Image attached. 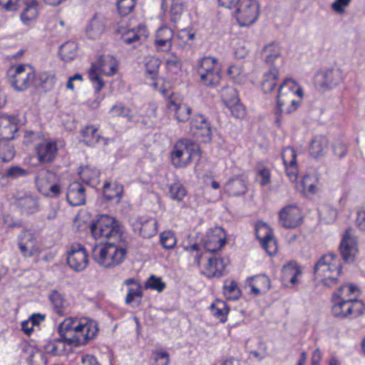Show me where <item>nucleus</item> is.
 Here are the masks:
<instances>
[{
    "instance_id": "22",
    "label": "nucleus",
    "mask_w": 365,
    "mask_h": 365,
    "mask_svg": "<svg viewBox=\"0 0 365 365\" xmlns=\"http://www.w3.org/2000/svg\"><path fill=\"white\" fill-rule=\"evenodd\" d=\"M282 158L287 177L291 181H295L298 173L296 151L292 148L287 147L283 150Z\"/></svg>"
},
{
    "instance_id": "63",
    "label": "nucleus",
    "mask_w": 365,
    "mask_h": 365,
    "mask_svg": "<svg viewBox=\"0 0 365 365\" xmlns=\"http://www.w3.org/2000/svg\"><path fill=\"white\" fill-rule=\"evenodd\" d=\"M155 37L172 41L174 39L173 31L168 26H162L157 31Z\"/></svg>"
},
{
    "instance_id": "59",
    "label": "nucleus",
    "mask_w": 365,
    "mask_h": 365,
    "mask_svg": "<svg viewBox=\"0 0 365 365\" xmlns=\"http://www.w3.org/2000/svg\"><path fill=\"white\" fill-rule=\"evenodd\" d=\"M194 37V33L190 32L187 29H182L177 34L174 38V41L177 42L179 46H182L184 44L188 43Z\"/></svg>"
},
{
    "instance_id": "61",
    "label": "nucleus",
    "mask_w": 365,
    "mask_h": 365,
    "mask_svg": "<svg viewBox=\"0 0 365 365\" xmlns=\"http://www.w3.org/2000/svg\"><path fill=\"white\" fill-rule=\"evenodd\" d=\"M62 192V187L57 181H53L41 194L46 197L56 198Z\"/></svg>"
},
{
    "instance_id": "31",
    "label": "nucleus",
    "mask_w": 365,
    "mask_h": 365,
    "mask_svg": "<svg viewBox=\"0 0 365 365\" xmlns=\"http://www.w3.org/2000/svg\"><path fill=\"white\" fill-rule=\"evenodd\" d=\"M329 140L323 135L315 136L310 142L309 154L314 158L324 156L328 150Z\"/></svg>"
},
{
    "instance_id": "55",
    "label": "nucleus",
    "mask_w": 365,
    "mask_h": 365,
    "mask_svg": "<svg viewBox=\"0 0 365 365\" xmlns=\"http://www.w3.org/2000/svg\"><path fill=\"white\" fill-rule=\"evenodd\" d=\"M28 174V170L19 166H12L6 170L5 174L2 175L1 180H5L7 178L16 179L26 176Z\"/></svg>"
},
{
    "instance_id": "19",
    "label": "nucleus",
    "mask_w": 365,
    "mask_h": 365,
    "mask_svg": "<svg viewBox=\"0 0 365 365\" xmlns=\"http://www.w3.org/2000/svg\"><path fill=\"white\" fill-rule=\"evenodd\" d=\"M35 153L40 164H50L56 158L57 144L55 141L45 140L35 146Z\"/></svg>"
},
{
    "instance_id": "56",
    "label": "nucleus",
    "mask_w": 365,
    "mask_h": 365,
    "mask_svg": "<svg viewBox=\"0 0 365 365\" xmlns=\"http://www.w3.org/2000/svg\"><path fill=\"white\" fill-rule=\"evenodd\" d=\"M165 287V284L162 281V279L155 275H151L145 283V289L157 290L158 292H163Z\"/></svg>"
},
{
    "instance_id": "21",
    "label": "nucleus",
    "mask_w": 365,
    "mask_h": 365,
    "mask_svg": "<svg viewBox=\"0 0 365 365\" xmlns=\"http://www.w3.org/2000/svg\"><path fill=\"white\" fill-rule=\"evenodd\" d=\"M16 204L21 212L26 215H32L39 210L38 197L31 192H18L16 195Z\"/></svg>"
},
{
    "instance_id": "8",
    "label": "nucleus",
    "mask_w": 365,
    "mask_h": 365,
    "mask_svg": "<svg viewBox=\"0 0 365 365\" xmlns=\"http://www.w3.org/2000/svg\"><path fill=\"white\" fill-rule=\"evenodd\" d=\"M0 6L6 11L23 8L20 18L25 25H29L38 15L36 0H0Z\"/></svg>"
},
{
    "instance_id": "54",
    "label": "nucleus",
    "mask_w": 365,
    "mask_h": 365,
    "mask_svg": "<svg viewBox=\"0 0 365 365\" xmlns=\"http://www.w3.org/2000/svg\"><path fill=\"white\" fill-rule=\"evenodd\" d=\"M170 194L173 200L180 202L187 195V191L182 184L175 182L170 185Z\"/></svg>"
},
{
    "instance_id": "7",
    "label": "nucleus",
    "mask_w": 365,
    "mask_h": 365,
    "mask_svg": "<svg viewBox=\"0 0 365 365\" xmlns=\"http://www.w3.org/2000/svg\"><path fill=\"white\" fill-rule=\"evenodd\" d=\"M117 71V63L115 59L110 56H101L96 63H93L88 74L91 81L94 84L96 92H99L104 86L102 78L97 73L100 71L106 76H112Z\"/></svg>"
},
{
    "instance_id": "45",
    "label": "nucleus",
    "mask_w": 365,
    "mask_h": 365,
    "mask_svg": "<svg viewBox=\"0 0 365 365\" xmlns=\"http://www.w3.org/2000/svg\"><path fill=\"white\" fill-rule=\"evenodd\" d=\"M185 9L183 0H171L168 11L170 19L173 24H177L180 19Z\"/></svg>"
},
{
    "instance_id": "30",
    "label": "nucleus",
    "mask_w": 365,
    "mask_h": 365,
    "mask_svg": "<svg viewBox=\"0 0 365 365\" xmlns=\"http://www.w3.org/2000/svg\"><path fill=\"white\" fill-rule=\"evenodd\" d=\"M105 26L104 19L94 15L86 27V34L91 39L98 38L104 32Z\"/></svg>"
},
{
    "instance_id": "48",
    "label": "nucleus",
    "mask_w": 365,
    "mask_h": 365,
    "mask_svg": "<svg viewBox=\"0 0 365 365\" xmlns=\"http://www.w3.org/2000/svg\"><path fill=\"white\" fill-rule=\"evenodd\" d=\"M84 141L88 145H93L99 142L101 135L98 133V128L93 125L86 126L81 131Z\"/></svg>"
},
{
    "instance_id": "6",
    "label": "nucleus",
    "mask_w": 365,
    "mask_h": 365,
    "mask_svg": "<svg viewBox=\"0 0 365 365\" xmlns=\"http://www.w3.org/2000/svg\"><path fill=\"white\" fill-rule=\"evenodd\" d=\"M196 71L200 82L206 86H215L220 81V69L216 58L207 56L200 59Z\"/></svg>"
},
{
    "instance_id": "46",
    "label": "nucleus",
    "mask_w": 365,
    "mask_h": 365,
    "mask_svg": "<svg viewBox=\"0 0 365 365\" xmlns=\"http://www.w3.org/2000/svg\"><path fill=\"white\" fill-rule=\"evenodd\" d=\"M143 290L140 284H136L135 287H130L125 297V304H132L133 307H138L142 302Z\"/></svg>"
},
{
    "instance_id": "60",
    "label": "nucleus",
    "mask_w": 365,
    "mask_h": 365,
    "mask_svg": "<svg viewBox=\"0 0 365 365\" xmlns=\"http://www.w3.org/2000/svg\"><path fill=\"white\" fill-rule=\"evenodd\" d=\"M227 107L230 110L232 115L236 118L242 119L246 115V109L240 102V100L236 103H232Z\"/></svg>"
},
{
    "instance_id": "38",
    "label": "nucleus",
    "mask_w": 365,
    "mask_h": 365,
    "mask_svg": "<svg viewBox=\"0 0 365 365\" xmlns=\"http://www.w3.org/2000/svg\"><path fill=\"white\" fill-rule=\"evenodd\" d=\"M110 113L113 116H122L126 118L128 122L138 123L139 119H136L135 115L132 113L130 108L126 107L122 103H118L113 105L110 109Z\"/></svg>"
},
{
    "instance_id": "51",
    "label": "nucleus",
    "mask_w": 365,
    "mask_h": 365,
    "mask_svg": "<svg viewBox=\"0 0 365 365\" xmlns=\"http://www.w3.org/2000/svg\"><path fill=\"white\" fill-rule=\"evenodd\" d=\"M346 308V311L350 312L349 319L357 318L365 312V304L362 301L356 299L355 297H353L352 300H349V307Z\"/></svg>"
},
{
    "instance_id": "64",
    "label": "nucleus",
    "mask_w": 365,
    "mask_h": 365,
    "mask_svg": "<svg viewBox=\"0 0 365 365\" xmlns=\"http://www.w3.org/2000/svg\"><path fill=\"white\" fill-rule=\"evenodd\" d=\"M185 250L191 252L194 259V264H195L198 267H200V259L202 257V255L200 253L199 245H197V243L192 244L189 247H186Z\"/></svg>"
},
{
    "instance_id": "3",
    "label": "nucleus",
    "mask_w": 365,
    "mask_h": 365,
    "mask_svg": "<svg viewBox=\"0 0 365 365\" xmlns=\"http://www.w3.org/2000/svg\"><path fill=\"white\" fill-rule=\"evenodd\" d=\"M127 252L125 240L113 241L94 246L92 249V258L100 266L110 268L123 263Z\"/></svg>"
},
{
    "instance_id": "23",
    "label": "nucleus",
    "mask_w": 365,
    "mask_h": 365,
    "mask_svg": "<svg viewBox=\"0 0 365 365\" xmlns=\"http://www.w3.org/2000/svg\"><path fill=\"white\" fill-rule=\"evenodd\" d=\"M207 264L201 273L207 278L220 277L225 274L227 263L223 258L209 257Z\"/></svg>"
},
{
    "instance_id": "12",
    "label": "nucleus",
    "mask_w": 365,
    "mask_h": 365,
    "mask_svg": "<svg viewBox=\"0 0 365 365\" xmlns=\"http://www.w3.org/2000/svg\"><path fill=\"white\" fill-rule=\"evenodd\" d=\"M67 264L76 272L84 271L88 265V255L83 245H72L67 252Z\"/></svg>"
},
{
    "instance_id": "5",
    "label": "nucleus",
    "mask_w": 365,
    "mask_h": 365,
    "mask_svg": "<svg viewBox=\"0 0 365 365\" xmlns=\"http://www.w3.org/2000/svg\"><path fill=\"white\" fill-rule=\"evenodd\" d=\"M195 157H200L199 145L188 138L178 140L170 152L171 162L175 168L187 166Z\"/></svg>"
},
{
    "instance_id": "25",
    "label": "nucleus",
    "mask_w": 365,
    "mask_h": 365,
    "mask_svg": "<svg viewBox=\"0 0 365 365\" xmlns=\"http://www.w3.org/2000/svg\"><path fill=\"white\" fill-rule=\"evenodd\" d=\"M167 107L170 110L175 111V118L178 122H186L192 112V109L187 104L178 102L172 93L168 96Z\"/></svg>"
},
{
    "instance_id": "14",
    "label": "nucleus",
    "mask_w": 365,
    "mask_h": 365,
    "mask_svg": "<svg viewBox=\"0 0 365 365\" xmlns=\"http://www.w3.org/2000/svg\"><path fill=\"white\" fill-rule=\"evenodd\" d=\"M279 223L286 229H294L302 222L300 209L294 205L284 207L279 212Z\"/></svg>"
},
{
    "instance_id": "1",
    "label": "nucleus",
    "mask_w": 365,
    "mask_h": 365,
    "mask_svg": "<svg viewBox=\"0 0 365 365\" xmlns=\"http://www.w3.org/2000/svg\"><path fill=\"white\" fill-rule=\"evenodd\" d=\"M61 337L68 345L78 346L88 344L96 336L97 323L88 318L68 317L58 328Z\"/></svg>"
},
{
    "instance_id": "33",
    "label": "nucleus",
    "mask_w": 365,
    "mask_h": 365,
    "mask_svg": "<svg viewBox=\"0 0 365 365\" xmlns=\"http://www.w3.org/2000/svg\"><path fill=\"white\" fill-rule=\"evenodd\" d=\"M123 187L117 183L106 182L103 185V194L108 201L118 203L122 197Z\"/></svg>"
},
{
    "instance_id": "4",
    "label": "nucleus",
    "mask_w": 365,
    "mask_h": 365,
    "mask_svg": "<svg viewBox=\"0 0 365 365\" xmlns=\"http://www.w3.org/2000/svg\"><path fill=\"white\" fill-rule=\"evenodd\" d=\"M91 232L95 239H113L114 241H123V227L121 222L115 217L106 215H98L93 220Z\"/></svg>"
},
{
    "instance_id": "18",
    "label": "nucleus",
    "mask_w": 365,
    "mask_h": 365,
    "mask_svg": "<svg viewBox=\"0 0 365 365\" xmlns=\"http://www.w3.org/2000/svg\"><path fill=\"white\" fill-rule=\"evenodd\" d=\"M342 79L341 71L331 68L319 72L315 76V83L320 88L331 89L339 84Z\"/></svg>"
},
{
    "instance_id": "26",
    "label": "nucleus",
    "mask_w": 365,
    "mask_h": 365,
    "mask_svg": "<svg viewBox=\"0 0 365 365\" xmlns=\"http://www.w3.org/2000/svg\"><path fill=\"white\" fill-rule=\"evenodd\" d=\"M247 284L250 287V293L254 296H259L270 289L271 282L267 275L259 274L250 277Z\"/></svg>"
},
{
    "instance_id": "16",
    "label": "nucleus",
    "mask_w": 365,
    "mask_h": 365,
    "mask_svg": "<svg viewBox=\"0 0 365 365\" xmlns=\"http://www.w3.org/2000/svg\"><path fill=\"white\" fill-rule=\"evenodd\" d=\"M18 247L23 257H31L39 253L35 234L29 230H23L18 236Z\"/></svg>"
},
{
    "instance_id": "15",
    "label": "nucleus",
    "mask_w": 365,
    "mask_h": 365,
    "mask_svg": "<svg viewBox=\"0 0 365 365\" xmlns=\"http://www.w3.org/2000/svg\"><path fill=\"white\" fill-rule=\"evenodd\" d=\"M339 251L345 262L354 261L358 253L357 241L353 230L348 228L344 233L339 246Z\"/></svg>"
},
{
    "instance_id": "44",
    "label": "nucleus",
    "mask_w": 365,
    "mask_h": 365,
    "mask_svg": "<svg viewBox=\"0 0 365 365\" xmlns=\"http://www.w3.org/2000/svg\"><path fill=\"white\" fill-rule=\"evenodd\" d=\"M278 77V71L276 68H271L268 72L264 75V80L262 83V88L264 93H270L275 88L276 81Z\"/></svg>"
},
{
    "instance_id": "27",
    "label": "nucleus",
    "mask_w": 365,
    "mask_h": 365,
    "mask_svg": "<svg viewBox=\"0 0 365 365\" xmlns=\"http://www.w3.org/2000/svg\"><path fill=\"white\" fill-rule=\"evenodd\" d=\"M225 191L230 196L244 195L247 192V185L243 175H238L230 179L225 185Z\"/></svg>"
},
{
    "instance_id": "49",
    "label": "nucleus",
    "mask_w": 365,
    "mask_h": 365,
    "mask_svg": "<svg viewBox=\"0 0 365 365\" xmlns=\"http://www.w3.org/2000/svg\"><path fill=\"white\" fill-rule=\"evenodd\" d=\"M255 235L260 243L264 240L266 242L273 237L272 230L267 223L263 222H257L255 224Z\"/></svg>"
},
{
    "instance_id": "34",
    "label": "nucleus",
    "mask_w": 365,
    "mask_h": 365,
    "mask_svg": "<svg viewBox=\"0 0 365 365\" xmlns=\"http://www.w3.org/2000/svg\"><path fill=\"white\" fill-rule=\"evenodd\" d=\"M262 57L266 64L272 66L276 59L281 56V48L275 42L265 45L261 53Z\"/></svg>"
},
{
    "instance_id": "2",
    "label": "nucleus",
    "mask_w": 365,
    "mask_h": 365,
    "mask_svg": "<svg viewBox=\"0 0 365 365\" xmlns=\"http://www.w3.org/2000/svg\"><path fill=\"white\" fill-rule=\"evenodd\" d=\"M302 95V88L292 79H286L280 85L274 108L277 126L281 125V118L284 114H289L297 109Z\"/></svg>"
},
{
    "instance_id": "47",
    "label": "nucleus",
    "mask_w": 365,
    "mask_h": 365,
    "mask_svg": "<svg viewBox=\"0 0 365 365\" xmlns=\"http://www.w3.org/2000/svg\"><path fill=\"white\" fill-rule=\"evenodd\" d=\"M64 342L62 337L51 339L46 342L43 347L48 354L53 355H61L64 350Z\"/></svg>"
},
{
    "instance_id": "50",
    "label": "nucleus",
    "mask_w": 365,
    "mask_h": 365,
    "mask_svg": "<svg viewBox=\"0 0 365 365\" xmlns=\"http://www.w3.org/2000/svg\"><path fill=\"white\" fill-rule=\"evenodd\" d=\"M223 293L228 299L237 300L240 298L241 292L236 282L226 281L223 287Z\"/></svg>"
},
{
    "instance_id": "58",
    "label": "nucleus",
    "mask_w": 365,
    "mask_h": 365,
    "mask_svg": "<svg viewBox=\"0 0 365 365\" xmlns=\"http://www.w3.org/2000/svg\"><path fill=\"white\" fill-rule=\"evenodd\" d=\"M117 8L120 15L129 14L135 6V0H117Z\"/></svg>"
},
{
    "instance_id": "37",
    "label": "nucleus",
    "mask_w": 365,
    "mask_h": 365,
    "mask_svg": "<svg viewBox=\"0 0 365 365\" xmlns=\"http://www.w3.org/2000/svg\"><path fill=\"white\" fill-rule=\"evenodd\" d=\"M140 233L144 238H150L158 231V222L153 217H142L140 221Z\"/></svg>"
},
{
    "instance_id": "35",
    "label": "nucleus",
    "mask_w": 365,
    "mask_h": 365,
    "mask_svg": "<svg viewBox=\"0 0 365 365\" xmlns=\"http://www.w3.org/2000/svg\"><path fill=\"white\" fill-rule=\"evenodd\" d=\"M210 309L212 314L221 323L227 322L230 307L225 302L217 299L210 305Z\"/></svg>"
},
{
    "instance_id": "57",
    "label": "nucleus",
    "mask_w": 365,
    "mask_h": 365,
    "mask_svg": "<svg viewBox=\"0 0 365 365\" xmlns=\"http://www.w3.org/2000/svg\"><path fill=\"white\" fill-rule=\"evenodd\" d=\"M156 110V106H150L147 114L142 116L141 123L146 128H153L155 125L157 119Z\"/></svg>"
},
{
    "instance_id": "28",
    "label": "nucleus",
    "mask_w": 365,
    "mask_h": 365,
    "mask_svg": "<svg viewBox=\"0 0 365 365\" xmlns=\"http://www.w3.org/2000/svg\"><path fill=\"white\" fill-rule=\"evenodd\" d=\"M148 36L147 28L144 24H139L137 27L133 28L124 32L121 36L123 43L128 45L139 43L142 38Z\"/></svg>"
},
{
    "instance_id": "41",
    "label": "nucleus",
    "mask_w": 365,
    "mask_h": 365,
    "mask_svg": "<svg viewBox=\"0 0 365 365\" xmlns=\"http://www.w3.org/2000/svg\"><path fill=\"white\" fill-rule=\"evenodd\" d=\"M24 351L29 354L26 361L29 365H46L47 358L41 351L35 350L30 346H26Z\"/></svg>"
},
{
    "instance_id": "11",
    "label": "nucleus",
    "mask_w": 365,
    "mask_h": 365,
    "mask_svg": "<svg viewBox=\"0 0 365 365\" xmlns=\"http://www.w3.org/2000/svg\"><path fill=\"white\" fill-rule=\"evenodd\" d=\"M34 77L35 71L31 67L19 65L14 74L9 77V83L16 91H24L34 86Z\"/></svg>"
},
{
    "instance_id": "62",
    "label": "nucleus",
    "mask_w": 365,
    "mask_h": 365,
    "mask_svg": "<svg viewBox=\"0 0 365 365\" xmlns=\"http://www.w3.org/2000/svg\"><path fill=\"white\" fill-rule=\"evenodd\" d=\"M80 175L81 178L84 182L91 183L92 181L98 179L100 175V172L98 170H92L88 167H86L83 169Z\"/></svg>"
},
{
    "instance_id": "52",
    "label": "nucleus",
    "mask_w": 365,
    "mask_h": 365,
    "mask_svg": "<svg viewBox=\"0 0 365 365\" xmlns=\"http://www.w3.org/2000/svg\"><path fill=\"white\" fill-rule=\"evenodd\" d=\"M160 242L164 249L171 250L175 246L177 240L173 232L168 230L160 233Z\"/></svg>"
},
{
    "instance_id": "40",
    "label": "nucleus",
    "mask_w": 365,
    "mask_h": 365,
    "mask_svg": "<svg viewBox=\"0 0 365 365\" xmlns=\"http://www.w3.org/2000/svg\"><path fill=\"white\" fill-rule=\"evenodd\" d=\"M333 305L331 307L332 315L339 319H346L350 317V312H348L347 308L349 307V300H333Z\"/></svg>"
},
{
    "instance_id": "24",
    "label": "nucleus",
    "mask_w": 365,
    "mask_h": 365,
    "mask_svg": "<svg viewBox=\"0 0 365 365\" xmlns=\"http://www.w3.org/2000/svg\"><path fill=\"white\" fill-rule=\"evenodd\" d=\"M66 200L71 206H80L86 203V189L79 182H71L67 189Z\"/></svg>"
},
{
    "instance_id": "10",
    "label": "nucleus",
    "mask_w": 365,
    "mask_h": 365,
    "mask_svg": "<svg viewBox=\"0 0 365 365\" xmlns=\"http://www.w3.org/2000/svg\"><path fill=\"white\" fill-rule=\"evenodd\" d=\"M14 116L3 114L0 115V140L3 142V146L6 147L9 157L14 156V148L9 145V141L14 139L15 133L18 131V125Z\"/></svg>"
},
{
    "instance_id": "39",
    "label": "nucleus",
    "mask_w": 365,
    "mask_h": 365,
    "mask_svg": "<svg viewBox=\"0 0 365 365\" xmlns=\"http://www.w3.org/2000/svg\"><path fill=\"white\" fill-rule=\"evenodd\" d=\"M356 292L357 287L353 284H345L341 285L339 289L333 293V300H352L351 297Z\"/></svg>"
},
{
    "instance_id": "20",
    "label": "nucleus",
    "mask_w": 365,
    "mask_h": 365,
    "mask_svg": "<svg viewBox=\"0 0 365 365\" xmlns=\"http://www.w3.org/2000/svg\"><path fill=\"white\" fill-rule=\"evenodd\" d=\"M225 243L226 234L220 227L210 229L204 239V247L209 252L220 250Z\"/></svg>"
},
{
    "instance_id": "29",
    "label": "nucleus",
    "mask_w": 365,
    "mask_h": 365,
    "mask_svg": "<svg viewBox=\"0 0 365 365\" xmlns=\"http://www.w3.org/2000/svg\"><path fill=\"white\" fill-rule=\"evenodd\" d=\"M58 180V176L56 173L46 169H42L38 171L35 177V183L38 191L42 193L46 190L48 186L53 181Z\"/></svg>"
},
{
    "instance_id": "53",
    "label": "nucleus",
    "mask_w": 365,
    "mask_h": 365,
    "mask_svg": "<svg viewBox=\"0 0 365 365\" xmlns=\"http://www.w3.org/2000/svg\"><path fill=\"white\" fill-rule=\"evenodd\" d=\"M221 98L226 106L240 100L236 89L232 87L223 88L221 92Z\"/></svg>"
},
{
    "instance_id": "42",
    "label": "nucleus",
    "mask_w": 365,
    "mask_h": 365,
    "mask_svg": "<svg viewBox=\"0 0 365 365\" xmlns=\"http://www.w3.org/2000/svg\"><path fill=\"white\" fill-rule=\"evenodd\" d=\"M282 273L285 279L292 284H295L298 282L297 277L302 274V271L295 262H289L283 267Z\"/></svg>"
},
{
    "instance_id": "43",
    "label": "nucleus",
    "mask_w": 365,
    "mask_h": 365,
    "mask_svg": "<svg viewBox=\"0 0 365 365\" xmlns=\"http://www.w3.org/2000/svg\"><path fill=\"white\" fill-rule=\"evenodd\" d=\"M77 44L74 41H67L59 48V54L64 61H71L77 56Z\"/></svg>"
},
{
    "instance_id": "36",
    "label": "nucleus",
    "mask_w": 365,
    "mask_h": 365,
    "mask_svg": "<svg viewBox=\"0 0 365 365\" xmlns=\"http://www.w3.org/2000/svg\"><path fill=\"white\" fill-rule=\"evenodd\" d=\"M48 299L52 305L53 310L58 315L64 314L66 308V299L64 295L56 289L51 292Z\"/></svg>"
},
{
    "instance_id": "32",
    "label": "nucleus",
    "mask_w": 365,
    "mask_h": 365,
    "mask_svg": "<svg viewBox=\"0 0 365 365\" xmlns=\"http://www.w3.org/2000/svg\"><path fill=\"white\" fill-rule=\"evenodd\" d=\"M55 76L48 72L35 73L34 86L36 88H41L44 91H49L54 87Z\"/></svg>"
},
{
    "instance_id": "13",
    "label": "nucleus",
    "mask_w": 365,
    "mask_h": 365,
    "mask_svg": "<svg viewBox=\"0 0 365 365\" xmlns=\"http://www.w3.org/2000/svg\"><path fill=\"white\" fill-rule=\"evenodd\" d=\"M189 132L203 143H208L212 140L210 123L201 114L195 115L190 118Z\"/></svg>"
},
{
    "instance_id": "17",
    "label": "nucleus",
    "mask_w": 365,
    "mask_h": 365,
    "mask_svg": "<svg viewBox=\"0 0 365 365\" xmlns=\"http://www.w3.org/2000/svg\"><path fill=\"white\" fill-rule=\"evenodd\" d=\"M336 257L333 254L322 256L314 265V274L316 277H326L329 273L336 272V275L341 274L342 267L335 263Z\"/></svg>"
},
{
    "instance_id": "9",
    "label": "nucleus",
    "mask_w": 365,
    "mask_h": 365,
    "mask_svg": "<svg viewBox=\"0 0 365 365\" xmlns=\"http://www.w3.org/2000/svg\"><path fill=\"white\" fill-rule=\"evenodd\" d=\"M237 21L241 26L254 24L259 14V4L256 0H242L236 7Z\"/></svg>"
}]
</instances>
